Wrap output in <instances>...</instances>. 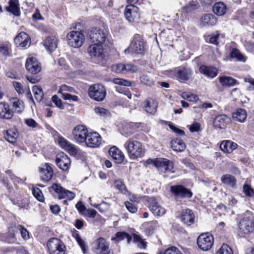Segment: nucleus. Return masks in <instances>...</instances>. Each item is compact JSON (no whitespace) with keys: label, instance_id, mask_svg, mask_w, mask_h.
<instances>
[{"label":"nucleus","instance_id":"1","mask_svg":"<svg viewBox=\"0 0 254 254\" xmlns=\"http://www.w3.org/2000/svg\"><path fill=\"white\" fill-rule=\"evenodd\" d=\"M124 147L129 157L131 159H136L144 155V149L141 143L138 141L129 138L125 142Z\"/></svg>","mask_w":254,"mask_h":254},{"label":"nucleus","instance_id":"2","mask_svg":"<svg viewBox=\"0 0 254 254\" xmlns=\"http://www.w3.org/2000/svg\"><path fill=\"white\" fill-rule=\"evenodd\" d=\"M146 48V43L143 36L139 34H135L133 37L128 48L125 50L132 54H144Z\"/></svg>","mask_w":254,"mask_h":254},{"label":"nucleus","instance_id":"3","mask_svg":"<svg viewBox=\"0 0 254 254\" xmlns=\"http://www.w3.org/2000/svg\"><path fill=\"white\" fill-rule=\"evenodd\" d=\"M166 74L168 76L176 78L183 82L189 79L191 75V70L184 66H180L173 69L166 70Z\"/></svg>","mask_w":254,"mask_h":254},{"label":"nucleus","instance_id":"4","mask_svg":"<svg viewBox=\"0 0 254 254\" xmlns=\"http://www.w3.org/2000/svg\"><path fill=\"white\" fill-rule=\"evenodd\" d=\"M49 254H67V249L64 243L57 238L50 239L47 243Z\"/></svg>","mask_w":254,"mask_h":254},{"label":"nucleus","instance_id":"5","mask_svg":"<svg viewBox=\"0 0 254 254\" xmlns=\"http://www.w3.org/2000/svg\"><path fill=\"white\" fill-rule=\"evenodd\" d=\"M88 35L92 43L103 46L107 39L108 32L104 28H95L92 29Z\"/></svg>","mask_w":254,"mask_h":254},{"label":"nucleus","instance_id":"6","mask_svg":"<svg viewBox=\"0 0 254 254\" xmlns=\"http://www.w3.org/2000/svg\"><path fill=\"white\" fill-rule=\"evenodd\" d=\"M90 98L96 101H102L106 97V90L101 84H95L90 85L88 91Z\"/></svg>","mask_w":254,"mask_h":254},{"label":"nucleus","instance_id":"7","mask_svg":"<svg viewBox=\"0 0 254 254\" xmlns=\"http://www.w3.org/2000/svg\"><path fill=\"white\" fill-rule=\"evenodd\" d=\"M87 51L92 59L99 64H104L105 56L102 45L93 44L88 47Z\"/></svg>","mask_w":254,"mask_h":254},{"label":"nucleus","instance_id":"8","mask_svg":"<svg viewBox=\"0 0 254 254\" xmlns=\"http://www.w3.org/2000/svg\"><path fill=\"white\" fill-rule=\"evenodd\" d=\"M66 39L68 45L75 48L81 47L85 41L84 34L78 31H72L68 33Z\"/></svg>","mask_w":254,"mask_h":254},{"label":"nucleus","instance_id":"9","mask_svg":"<svg viewBox=\"0 0 254 254\" xmlns=\"http://www.w3.org/2000/svg\"><path fill=\"white\" fill-rule=\"evenodd\" d=\"M240 235L245 237V235L253 232L254 228V218L252 215L245 216L241 220L239 225Z\"/></svg>","mask_w":254,"mask_h":254},{"label":"nucleus","instance_id":"10","mask_svg":"<svg viewBox=\"0 0 254 254\" xmlns=\"http://www.w3.org/2000/svg\"><path fill=\"white\" fill-rule=\"evenodd\" d=\"M213 243V237L208 233L201 234L197 239L198 247L204 251L210 250L212 247Z\"/></svg>","mask_w":254,"mask_h":254},{"label":"nucleus","instance_id":"11","mask_svg":"<svg viewBox=\"0 0 254 254\" xmlns=\"http://www.w3.org/2000/svg\"><path fill=\"white\" fill-rule=\"evenodd\" d=\"M155 163V167L161 173H175L173 162L167 159H157Z\"/></svg>","mask_w":254,"mask_h":254},{"label":"nucleus","instance_id":"12","mask_svg":"<svg viewBox=\"0 0 254 254\" xmlns=\"http://www.w3.org/2000/svg\"><path fill=\"white\" fill-rule=\"evenodd\" d=\"M170 191L175 198H190L192 196V192L182 185H174L170 188Z\"/></svg>","mask_w":254,"mask_h":254},{"label":"nucleus","instance_id":"13","mask_svg":"<svg viewBox=\"0 0 254 254\" xmlns=\"http://www.w3.org/2000/svg\"><path fill=\"white\" fill-rule=\"evenodd\" d=\"M111 70L116 73L126 74L137 72L138 67L130 64L117 63L111 66Z\"/></svg>","mask_w":254,"mask_h":254},{"label":"nucleus","instance_id":"14","mask_svg":"<svg viewBox=\"0 0 254 254\" xmlns=\"http://www.w3.org/2000/svg\"><path fill=\"white\" fill-rule=\"evenodd\" d=\"M72 133L74 140L78 143H82L86 141L89 132L85 126L78 125L73 128Z\"/></svg>","mask_w":254,"mask_h":254},{"label":"nucleus","instance_id":"15","mask_svg":"<svg viewBox=\"0 0 254 254\" xmlns=\"http://www.w3.org/2000/svg\"><path fill=\"white\" fill-rule=\"evenodd\" d=\"M41 180L44 182L50 181L53 176V170L51 165L48 163L41 164L39 168Z\"/></svg>","mask_w":254,"mask_h":254},{"label":"nucleus","instance_id":"16","mask_svg":"<svg viewBox=\"0 0 254 254\" xmlns=\"http://www.w3.org/2000/svg\"><path fill=\"white\" fill-rule=\"evenodd\" d=\"M101 136L98 133L96 132H90L84 142L87 147L97 148L99 147L101 145Z\"/></svg>","mask_w":254,"mask_h":254},{"label":"nucleus","instance_id":"17","mask_svg":"<svg viewBox=\"0 0 254 254\" xmlns=\"http://www.w3.org/2000/svg\"><path fill=\"white\" fill-rule=\"evenodd\" d=\"M14 42L20 48H27L31 44V39L26 33L21 32L16 36Z\"/></svg>","mask_w":254,"mask_h":254},{"label":"nucleus","instance_id":"18","mask_svg":"<svg viewBox=\"0 0 254 254\" xmlns=\"http://www.w3.org/2000/svg\"><path fill=\"white\" fill-rule=\"evenodd\" d=\"M70 162V159L64 152H61L57 155L56 164L63 171H66L69 169Z\"/></svg>","mask_w":254,"mask_h":254},{"label":"nucleus","instance_id":"19","mask_svg":"<svg viewBox=\"0 0 254 254\" xmlns=\"http://www.w3.org/2000/svg\"><path fill=\"white\" fill-rule=\"evenodd\" d=\"M25 67L27 70L32 74H37L41 70V66L38 60L34 57L27 58Z\"/></svg>","mask_w":254,"mask_h":254},{"label":"nucleus","instance_id":"20","mask_svg":"<svg viewBox=\"0 0 254 254\" xmlns=\"http://www.w3.org/2000/svg\"><path fill=\"white\" fill-rule=\"evenodd\" d=\"M125 16L129 22H133L139 17L138 8L137 6L130 4L126 6Z\"/></svg>","mask_w":254,"mask_h":254},{"label":"nucleus","instance_id":"21","mask_svg":"<svg viewBox=\"0 0 254 254\" xmlns=\"http://www.w3.org/2000/svg\"><path fill=\"white\" fill-rule=\"evenodd\" d=\"M58 142L60 146L70 155L75 156L78 154V148L64 137H60Z\"/></svg>","mask_w":254,"mask_h":254},{"label":"nucleus","instance_id":"22","mask_svg":"<svg viewBox=\"0 0 254 254\" xmlns=\"http://www.w3.org/2000/svg\"><path fill=\"white\" fill-rule=\"evenodd\" d=\"M149 208L154 215L162 216L166 213V209L161 206L154 198H150Z\"/></svg>","mask_w":254,"mask_h":254},{"label":"nucleus","instance_id":"23","mask_svg":"<svg viewBox=\"0 0 254 254\" xmlns=\"http://www.w3.org/2000/svg\"><path fill=\"white\" fill-rule=\"evenodd\" d=\"M109 245L105 239L99 238L95 243V252L97 254H106L109 252Z\"/></svg>","mask_w":254,"mask_h":254},{"label":"nucleus","instance_id":"24","mask_svg":"<svg viewBox=\"0 0 254 254\" xmlns=\"http://www.w3.org/2000/svg\"><path fill=\"white\" fill-rule=\"evenodd\" d=\"M231 122L230 118L224 114L219 115L215 117L213 123L214 127L223 129Z\"/></svg>","mask_w":254,"mask_h":254},{"label":"nucleus","instance_id":"25","mask_svg":"<svg viewBox=\"0 0 254 254\" xmlns=\"http://www.w3.org/2000/svg\"><path fill=\"white\" fill-rule=\"evenodd\" d=\"M217 18L212 13L204 14L200 19V25L201 27H210L216 25Z\"/></svg>","mask_w":254,"mask_h":254},{"label":"nucleus","instance_id":"26","mask_svg":"<svg viewBox=\"0 0 254 254\" xmlns=\"http://www.w3.org/2000/svg\"><path fill=\"white\" fill-rule=\"evenodd\" d=\"M109 153L117 163H122L125 159V155L123 152L116 146H113L110 148Z\"/></svg>","mask_w":254,"mask_h":254},{"label":"nucleus","instance_id":"27","mask_svg":"<svg viewBox=\"0 0 254 254\" xmlns=\"http://www.w3.org/2000/svg\"><path fill=\"white\" fill-rule=\"evenodd\" d=\"M194 215L191 210L184 209L182 211L181 220L185 224L190 225L194 222Z\"/></svg>","mask_w":254,"mask_h":254},{"label":"nucleus","instance_id":"28","mask_svg":"<svg viewBox=\"0 0 254 254\" xmlns=\"http://www.w3.org/2000/svg\"><path fill=\"white\" fill-rule=\"evenodd\" d=\"M220 149L225 153H231L238 147V144L230 140H225L221 142Z\"/></svg>","mask_w":254,"mask_h":254},{"label":"nucleus","instance_id":"29","mask_svg":"<svg viewBox=\"0 0 254 254\" xmlns=\"http://www.w3.org/2000/svg\"><path fill=\"white\" fill-rule=\"evenodd\" d=\"M199 71L206 76L211 78L216 76L218 74V70L216 68L205 65H202L200 66Z\"/></svg>","mask_w":254,"mask_h":254},{"label":"nucleus","instance_id":"30","mask_svg":"<svg viewBox=\"0 0 254 254\" xmlns=\"http://www.w3.org/2000/svg\"><path fill=\"white\" fill-rule=\"evenodd\" d=\"M12 116L13 112L9 109L8 104L5 102L0 103V117L10 119Z\"/></svg>","mask_w":254,"mask_h":254},{"label":"nucleus","instance_id":"31","mask_svg":"<svg viewBox=\"0 0 254 254\" xmlns=\"http://www.w3.org/2000/svg\"><path fill=\"white\" fill-rule=\"evenodd\" d=\"M43 44L48 51H53L57 48L58 39L53 36L48 37L44 40Z\"/></svg>","mask_w":254,"mask_h":254},{"label":"nucleus","instance_id":"32","mask_svg":"<svg viewBox=\"0 0 254 254\" xmlns=\"http://www.w3.org/2000/svg\"><path fill=\"white\" fill-rule=\"evenodd\" d=\"M247 116V112L245 109L242 108L237 109L232 114L233 119L240 123L244 122L245 121Z\"/></svg>","mask_w":254,"mask_h":254},{"label":"nucleus","instance_id":"33","mask_svg":"<svg viewBox=\"0 0 254 254\" xmlns=\"http://www.w3.org/2000/svg\"><path fill=\"white\" fill-rule=\"evenodd\" d=\"M6 10L15 16H20L21 13L18 1H9V5L6 7Z\"/></svg>","mask_w":254,"mask_h":254},{"label":"nucleus","instance_id":"34","mask_svg":"<svg viewBox=\"0 0 254 254\" xmlns=\"http://www.w3.org/2000/svg\"><path fill=\"white\" fill-rule=\"evenodd\" d=\"M212 9L213 12L218 16H223L226 12L227 6L223 2L220 1L214 4Z\"/></svg>","mask_w":254,"mask_h":254},{"label":"nucleus","instance_id":"35","mask_svg":"<svg viewBox=\"0 0 254 254\" xmlns=\"http://www.w3.org/2000/svg\"><path fill=\"white\" fill-rule=\"evenodd\" d=\"M222 183L225 185L231 187L232 188L236 187L237 180L235 177L230 174H225L223 175L221 178Z\"/></svg>","mask_w":254,"mask_h":254},{"label":"nucleus","instance_id":"36","mask_svg":"<svg viewBox=\"0 0 254 254\" xmlns=\"http://www.w3.org/2000/svg\"><path fill=\"white\" fill-rule=\"evenodd\" d=\"M171 147L174 151L181 152L185 149L186 145L182 139L176 138L172 139Z\"/></svg>","mask_w":254,"mask_h":254},{"label":"nucleus","instance_id":"37","mask_svg":"<svg viewBox=\"0 0 254 254\" xmlns=\"http://www.w3.org/2000/svg\"><path fill=\"white\" fill-rule=\"evenodd\" d=\"M13 232L19 231L22 238L25 240H27L29 239V233L27 230L21 225H14L11 226Z\"/></svg>","mask_w":254,"mask_h":254},{"label":"nucleus","instance_id":"38","mask_svg":"<svg viewBox=\"0 0 254 254\" xmlns=\"http://www.w3.org/2000/svg\"><path fill=\"white\" fill-rule=\"evenodd\" d=\"M11 52V45L8 42H2L0 45V54L3 56H8Z\"/></svg>","mask_w":254,"mask_h":254},{"label":"nucleus","instance_id":"39","mask_svg":"<svg viewBox=\"0 0 254 254\" xmlns=\"http://www.w3.org/2000/svg\"><path fill=\"white\" fill-rule=\"evenodd\" d=\"M230 57L236 59L238 61L242 62H245L247 59L246 56L236 48L232 49L230 53Z\"/></svg>","mask_w":254,"mask_h":254},{"label":"nucleus","instance_id":"40","mask_svg":"<svg viewBox=\"0 0 254 254\" xmlns=\"http://www.w3.org/2000/svg\"><path fill=\"white\" fill-rule=\"evenodd\" d=\"M125 239H127L128 242H129L131 240L130 236L125 232H118L116 234V237L112 238V240L115 241L116 243Z\"/></svg>","mask_w":254,"mask_h":254},{"label":"nucleus","instance_id":"41","mask_svg":"<svg viewBox=\"0 0 254 254\" xmlns=\"http://www.w3.org/2000/svg\"><path fill=\"white\" fill-rule=\"evenodd\" d=\"M64 188H63L60 185L55 183L49 188V190L51 192L54 191L55 193L54 196L58 198L59 199L61 198V196L62 195L63 191Z\"/></svg>","mask_w":254,"mask_h":254},{"label":"nucleus","instance_id":"42","mask_svg":"<svg viewBox=\"0 0 254 254\" xmlns=\"http://www.w3.org/2000/svg\"><path fill=\"white\" fill-rule=\"evenodd\" d=\"M144 106L145 111L150 114L155 113L157 107V104L153 100H147L145 101Z\"/></svg>","mask_w":254,"mask_h":254},{"label":"nucleus","instance_id":"43","mask_svg":"<svg viewBox=\"0 0 254 254\" xmlns=\"http://www.w3.org/2000/svg\"><path fill=\"white\" fill-rule=\"evenodd\" d=\"M219 81L223 86H231L236 84L237 80L229 76H223L219 78Z\"/></svg>","mask_w":254,"mask_h":254},{"label":"nucleus","instance_id":"44","mask_svg":"<svg viewBox=\"0 0 254 254\" xmlns=\"http://www.w3.org/2000/svg\"><path fill=\"white\" fill-rule=\"evenodd\" d=\"M10 101L13 109L16 112H20L24 108L23 102L16 98H12Z\"/></svg>","mask_w":254,"mask_h":254},{"label":"nucleus","instance_id":"45","mask_svg":"<svg viewBox=\"0 0 254 254\" xmlns=\"http://www.w3.org/2000/svg\"><path fill=\"white\" fill-rule=\"evenodd\" d=\"M4 138L9 142H14L18 137L17 132L11 129L8 130L4 134Z\"/></svg>","mask_w":254,"mask_h":254},{"label":"nucleus","instance_id":"46","mask_svg":"<svg viewBox=\"0 0 254 254\" xmlns=\"http://www.w3.org/2000/svg\"><path fill=\"white\" fill-rule=\"evenodd\" d=\"M32 91L34 93L35 98L37 101L40 102L44 96L42 88L37 85H34L32 88Z\"/></svg>","mask_w":254,"mask_h":254},{"label":"nucleus","instance_id":"47","mask_svg":"<svg viewBox=\"0 0 254 254\" xmlns=\"http://www.w3.org/2000/svg\"><path fill=\"white\" fill-rule=\"evenodd\" d=\"M32 193L34 196L39 201L44 202L45 198L41 190L37 187H33Z\"/></svg>","mask_w":254,"mask_h":254},{"label":"nucleus","instance_id":"48","mask_svg":"<svg viewBox=\"0 0 254 254\" xmlns=\"http://www.w3.org/2000/svg\"><path fill=\"white\" fill-rule=\"evenodd\" d=\"M74 237L78 244L81 248L83 253L84 254H86L87 251V247L84 241L82 239L80 236L78 234H76L74 236Z\"/></svg>","mask_w":254,"mask_h":254},{"label":"nucleus","instance_id":"49","mask_svg":"<svg viewBox=\"0 0 254 254\" xmlns=\"http://www.w3.org/2000/svg\"><path fill=\"white\" fill-rule=\"evenodd\" d=\"M216 254H233L232 249L227 244H223L218 250Z\"/></svg>","mask_w":254,"mask_h":254},{"label":"nucleus","instance_id":"50","mask_svg":"<svg viewBox=\"0 0 254 254\" xmlns=\"http://www.w3.org/2000/svg\"><path fill=\"white\" fill-rule=\"evenodd\" d=\"M199 7L197 1H190L184 8L187 12H189L198 9Z\"/></svg>","mask_w":254,"mask_h":254},{"label":"nucleus","instance_id":"51","mask_svg":"<svg viewBox=\"0 0 254 254\" xmlns=\"http://www.w3.org/2000/svg\"><path fill=\"white\" fill-rule=\"evenodd\" d=\"M75 196V194L72 191L64 189L63 191L62 195L61 196L60 199H66L68 200L73 199Z\"/></svg>","mask_w":254,"mask_h":254},{"label":"nucleus","instance_id":"52","mask_svg":"<svg viewBox=\"0 0 254 254\" xmlns=\"http://www.w3.org/2000/svg\"><path fill=\"white\" fill-rule=\"evenodd\" d=\"M113 82L116 84L125 86H130L131 84L130 81L119 78H114L113 79Z\"/></svg>","mask_w":254,"mask_h":254},{"label":"nucleus","instance_id":"53","mask_svg":"<svg viewBox=\"0 0 254 254\" xmlns=\"http://www.w3.org/2000/svg\"><path fill=\"white\" fill-rule=\"evenodd\" d=\"M6 241L9 244H14L17 242V239L15 237L14 232L12 231L11 226L9 228V234L6 238Z\"/></svg>","mask_w":254,"mask_h":254},{"label":"nucleus","instance_id":"54","mask_svg":"<svg viewBox=\"0 0 254 254\" xmlns=\"http://www.w3.org/2000/svg\"><path fill=\"white\" fill-rule=\"evenodd\" d=\"M94 111L97 114L104 117L109 116L110 114V112L107 109L102 107H96Z\"/></svg>","mask_w":254,"mask_h":254},{"label":"nucleus","instance_id":"55","mask_svg":"<svg viewBox=\"0 0 254 254\" xmlns=\"http://www.w3.org/2000/svg\"><path fill=\"white\" fill-rule=\"evenodd\" d=\"M224 37V35L223 34L217 33L216 34L212 36V37L209 38V42L217 45L219 44L220 41V38H223Z\"/></svg>","mask_w":254,"mask_h":254},{"label":"nucleus","instance_id":"56","mask_svg":"<svg viewBox=\"0 0 254 254\" xmlns=\"http://www.w3.org/2000/svg\"><path fill=\"white\" fill-rule=\"evenodd\" d=\"M182 97L185 99H187L191 102H196L198 99V97L197 95L186 92H184L182 94Z\"/></svg>","mask_w":254,"mask_h":254},{"label":"nucleus","instance_id":"57","mask_svg":"<svg viewBox=\"0 0 254 254\" xmlns=\"http://www.w3.org/2000/svg\"><path fill=\"white\" fill-rule=\"evenodd\" d=\"M115 187L120 191L123 193H125L126 191V187L121 180H117L114 182Z\"/></svg>","mask_w":254,"mask_h":254},{"label":"nucleus","instance_id":"58","mask_svg":"<svg viewBox=\"0 0 254 254\" xmlns=\"http://www.w3.org/2000/svg\"><path fill=\"white\" fill-rule=\"evenodd\" d=\"M94 206L99 210L101 212H104L107 211L109 208V205L107 203L103 202L99 204L94 205Z\"/></svg>","mask_w":254,"mask_h":254},{"label":"nucleus","instance_id":"59","mask_svg":"<svg viewBox=\"0 0 254 254\" xmlns=\"http://www.w3.org/2000/svg\"><path fill=\"white\" fill-rule=\"evenodd\" d=\"M74 91L73 88L71 87L68 86L66 85H62L59 90V93L63 94V93H72Z\"/></svg>","mask_w":254,"mask_h":254},{"label":"nucleus","instance_id":"60","mask_svg":"<svg viewBox=\"0 0 254 254\" xmlns=\"http://www.w3.org/2000/svg\"><path fill=\"white\" fill-rule=\"evenodd\" d=\"M243 191L247 196L252 197L254 195V190L248 185H244Z\"/></svg>","mask_w":254,"mask_h":254},{"label":"nucleus","instance_id":"61","mask_svg":"<svg viewBox=\"0 0 254 254\" xmlns=\"http://www.w3.org/2000/svg\"><path fill=\"white\" fill-rule=\"evenodd\" d=\"M125 204L127 209L130 212L134 213L137 211V208L135 205L132 202L129 201H126L125 202Z\"/></svg>","mask_w":254,"mask_h":254},{"label":"nucleus","instance_id":"62","mask_svg":"<svg viewBox=\"0 0 254 254\" xmlns=\"http://www.w3.org/2000/svg\"><path fill=\"white\" fill-rule=\"evenodd\" d=\"M53 102L55 104V105L61 109H63L64 106L62 103V100L60 99L58 96L54 95L53 96L52 98Z\"/></svg>","mask_w":254,"mask_h":254},{"label":"nucleus","instance_id":"63","mask_svg":"<svg viewBox=\"0 0 254 254\" xmlns=\"http://www.w3.org/2000/svg\"><path fill=\"white\" fill-rule=\"evenodd\" d=\"M164 254H182L180 250L175 247H171L167 249Z\"/></svg>","mask_w":254,"mask_h":254},{"label":"nucleus","instance_id":"64","mask_svg":"<svg viewBox=\"0 0 254 254\" xmlns=\"http://www.w3.org/2000/svg\"><path fill=\"white\" fill-rule=\"evenodd\" d=\"M25 124L29 127L36 128L38 126L37 122L32 118L26 119L24 120Z\"/></svg>","mask_w":254,"mask_h":254}]
</instances>
